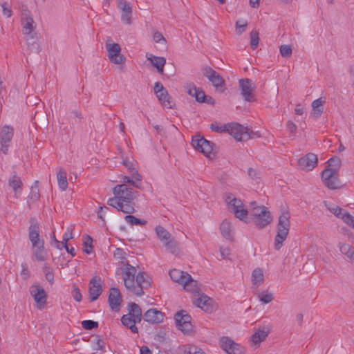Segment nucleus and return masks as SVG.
Segmentation results:
<instances>
[{
	"label": "nucleus",
	"mask_w": 354,
	"mask_h": 354,
	"mask_svg": "<svg viewBox=\"0 0 354 354\" xmlns=\"http://www.w3.org/2000/svg\"><path fill=\"white\" fill-rule=\"evenodd\" d=\"M187 93L192 96L195 97V94L197 92V87L194 84H189L185 86Z\"/></svg>",
	"instance_id": "nucleus-58"
},
{
	"label": "nucleus",
	"mask_w": 354,
	"mask_h": 354,
	"mask_svg": "<svg viewBox=\"0 0 354 354\" xmlns=\"http://www.w3.org/2000/svg\"><path fill=\"white\" fill-rule=\"evenodd\" d=\"M2 7V12L3 15L7 17H10L12 16V12L10 8V6L7 2H3L1 4Z\"/></svg>",
	"instance_id": "nucleus-55"
},
{
	"label": "nucleus",
	"mask_w": 354,
	"mask_h": 354,
	"mask_svg": "<svg viewBox=\"0 0 354 354\" xmlns=\"http://www.w3.org/2000/svg\"><path fill=\"white\" fill-rule=\"evenodd\" d=\"M169 276L171 279L175 281L178 283L179 284H183L185 279H187L186 277H188L189 274H188L186 272H183L178 269H172L169 271Z\"/></svg>",
	"instance_id": "nucleus-28"
},
{
	"label": "nucleus",
	"mask_w": 354,
	"mask_h": 354,
	"mask_svg": "<svg viewBox=\"0 0 354 354\" xmlns=\"http://www.w3.org/2000/svg\"><path fill=\"white\" fill-rule=\"evenodd\" d=\"M263 271L260 268L254 269L252 274V281L253 284L259 286L263 283Z\"/></svg>",
	"instance_id": "nucleus-38"
},
{
	"label": "nucleus",
	"mask_w": 354,
	"mask_h": 354,
	"mask_svg": "<svg viewBox=\"0 0 354 354\" xmlns=\"http://www.w3.org/2000/svg\"><path fill=\"white\" fill-rule=\"evenodd\" d=\"M122 163L124 166L129 170L133 178H135L136 181L142 180V176L139 174L138 171L136 169L135 164L133 162L126 159L123 160Z\"/></svg>",
	"instance_id": "nucleus-30"
},
{
	"label": "nucleus",
	"mask_w": 354,
	"mask_h": 354,
	"mask_svg": "<svg viewBox=\"0 0 354 354\" xmlns=\"http://www.w3.org/2000/svg\"><path fill=\"white\" fill-rule=\"evenodd\" d=\"M203 74L208 79L216 90L220 89L221 91H224L225 80L216 71L213 70L211 67L206 66L203 68Z\"/></svg>",
	"instance_id": "nucleus-10"
},
{
	"label": "nucleus",
	"mask_w": 354,
	"mask_h": 354,
	"mask_svg": "<svg viewBox=\"0 0 354 354\" xmlns=\"http://www.w3.org/2000/svg\"><path fill=\"white\" fill-rule=\"evenodd\" d=\"M30 226L28 228V237L32 245L37 243L43 242L44 240L40 239L39 225L35 218H30L29 220Z\"/></svg>",
	"instance_id": "nucleus-19"
},
{
	"label": "nucleus",
	"mask_w": 354,
	"mask_h": 354,
	"mask_svg": "<svg viewBox=\"0 0 354 354\" xmlns=\"http://www.w3.org/2000/svg\"><path fill=\"white\" fill-rule=\"evenodd\" d=\"M290 214L288 212H283L279 217L277 223V233L274 238V249L279 250L283 246V241L286 239L290 227Z\"/></svg>",
	"instance_id": "nucleus-3"
},
{
	"label": "nucleus",
	"mask_w": 354,
	"mask_h": 354,
	"mask_svg": "<svg viewBox=\"0 0 354 354\" xmlns=\"http://www.w3.org/2000/svg\"><path fill=\"white\" fill-rule=\"evenodd\" d=\"M287 127L291 133L294 134L296 133L297 126L292 122L288 121L287 123Z\"/></svg>",
	"instance_id": "nucleus-62"
},
{
	"label": "nucleus",
	"mask_w": 354,
	"mask_h": 354,
	"mask_svg": "<svg viewBox=\"0 0 354 354\" xmlns=\"http://www.w3.org/2000/svg\"><path fill=\"white\" fill-rule=\"evenodd\" d=\"M163 245L169 252L173 254H178L179 253L178 243L174 237H171L167 242L164 243Z\"/></svg>",
	"instance_id": "nucleus-37"
},
{
	"label": "nucleus",
	"mask_w": 354,
	"mask_h": 354,
	"mask_svg": "<svg viewBox=\"0 0 354 354\" xmlns=\"http://www.w3.org/2000/svg\"><path fill=\"white\" fill-rule=\"evenodd\" d=\"M82 326L86 330H92L98 327V322L93 320H84L82 322Z\"/></svg>",
	"instance_id": "nucleus-49"
},
{
	"label": "nucleus",
	"mask_w": 354,
	"mask_h": 354,
	"mask_svg": "<svg viewBox=\"0 0 354 354\" xmlns=\"http://www.w3.org/2000/svg\"><path fill=\"white\" fill-rule=\"evenodd\" d=\"M225 201L228 209L234 213L236 218L241 221L247 218L248 210L241 199L236 198L233 194L227 193L225 196Z\"/></svg>",
	"instance_id": "nucleus-4"
},
{
	"label": "nucleus",
	"mask_w": 354,
	"mask_h": 354,
	"mask_svg": "<svg viewBox=\"0 0 354 354\" xmlns=\"http://www.w3.org/2000/svg\"><path fill=\"white\" fill-rule=\"evenodd\" d=\"M325 101L322 98H318L312 102V115L313 117L317 118L321 116L323 113V104Z\"/></svg>",
	"instance_id": "nucleus-32"
},
{
	"label": "nucleus",
	"mask_w": 354,
	"mask_h": 354,
	"mask_svg": "<svg viewBox=\"0 0 354 354\" xmlns=\"http://www.w3.org/2000/svg\"><path fill=\"white\" fill-rule=\"evenodd\" d=\"M146 57L149 61H150L151 64L156 68L157 71L160 74L163 73L164 66L166 64V59L165 57H157L149 53H146Z\"/></svg>",
	"instance_id": "nucleus-25"
},
{
	"label": "nucleus",
	"mask_w": 354,
	"mask_h": 354,
	"mask_svg": "<svg viewBox=\"0 0 354 354\" xmlns=\"http://www.w3.org/2000/svg\"><path fill=\"white\" fill-rule=\"evenodd\" d=\"M252 81L250 79H241L239 80V86L241 90V94L245 101L251 102L253 99L252 87Z\"/></svg>",
	"instance_id": "nucleus-24"
},
{
	"label": "nucleus",
	"mask_w": 354,
	"mask_h": 354,
	"mask_svg": "<svg viewBox=\"0 0 354 354\" xmlns=\"http://www.w3.org/2000/svg\"><path fill=\"white\" fill-rule=\"evenodd\" d=\"M129 313L128 315H131L137 321L142 320V310L140 307L136 304V303H131L129 305Z\"/></svg>",
	"instance_id": "nucleus-36"
},
{
	"label": "nucleus",
	"mask_w": 354,
	"mask_h": 354,
	"mask_svg": "<svg viewBox=\"0 0 354 354\" xmlns=\"http://www.w3.org/2000/svg\"><path fill=\"white\" fill-rule=\"evenodd\" d=\"M122 179V184L127 185V183H129V185L133 186L136 188H140L141 183H138V181H136L135 178H133L132 176H131V177L124 176Z\"/></svg>",
	"instance_id": "nucleus-47"
},
{
	"label": "nucleus",
	"mask_w": 354,
	"mask_h": 354,
	"mask_svg": "<svg viewBox=\"0 0 354 354\" xmlns=\"http://www.w3.org/2000/svg\"><path fill=\"white\" fill-rule=\"evenodd\" d=\"M341 167V160L339 157L334 156L330 158L327 162V166L324 169H329L333 172L339 174Z\"/></svg>",
	"instance_id": "nucleus-35"
},
{
	"label": "nucleus",
	"mask_w": 354,
	"mask_h": 354,
	"mask_svg": "<svg viewBox=\"0 0 354 354\" xmlns=\"http://www.w3.org/2000/svg\"><path fill=\"white\" fill-rule=\"evenodd\" d=\"M250 46L251 48L254 50L257 48L259 41V32L256 30L251 31L250 34Z\"/></svg>",
	"instance_id": "nucleus-45"
},
{
	"label": "nucleus",
	"mask_w": 354,
	"mask_h": 354,
	"mask_svg": "<svg viewBox=\"0 0 354 354\" xmlns=\"http://www.w3.org/2000/svg\"><path fill=\"white\" fill-rule=\"evenodd\" d=\"M330 212L333 213L335 216L342 218V216L346 211L337 205H333L331 207H328Z\"/></svg>",
	"instance_id": "nucleus-54"
},
{
	"label": "nucleus",
	"mask_w": 354,
	"mask_h": 354,
	"mask_svg": "<svg viewBox=\"0 0 354 354\" xmlns=\"http://www.w3.org/2000/svg\"><path fill=\"white\" fill-rule=\"evenodd\" d=\"M227 124H225L223 125H220L217 122L212 123L210 125V129L215 132L217 133H223L226 131Z\"/></svg>",
	"instance_id": "nucleus-51"
},
{
	"label": "nucleus",
	"mask_w": 354,
	"mask_h": 354,
	"mask_svg": "<svg viewBox=\"0 0 354 354\" xmlns=\"http://www.w3.org/2000/svg\"><path fill=\"white\" fill-rule=\"evenodd\" d=\"M122 324L126 327L129 328L133 333H138V329L136 326V323H140V321H137L133 317L130 315L126 314L121 317Z\"/></svg>",
	"instance_id": "nucleus-27"
},
{
	"label": "nucleus",
	"mask_w": 354,
	"mask_h": 354,
	"mask_svg": "<svg viewBox=\"0 0 354 354\" xmlns=\"http://www.w3.org/2000/svg\"><path fill=\"white\" fill-rule=\"evenodd\" d=\"M109 207L104 206V207H100L99 210L97 212L98 216L102 219L104 220V215L106 210H108Z\"/></svg>",
	"instance_id": "nucleus-64"
},
{
	"label": "nucleus",
	"mask_w": 354,
	"mask_h": 354,
	"mask_svg": "<svg viewBox=\"0 0 354 354\" xmlns=\"http://www.w3.org/2000/svg\"><path fill=\"white\" fill-rule=\"evenodd\" d=\"M90 301L93 302L98 299L102 292V280L98 276L93 277L89 283Z\"/></svg>",
	"instance_id": "nucleus-17"
},
{
	"label": "nucleus",
	"mask_w": 354,
	"mask_h": 354,
	"mask_svg": "<svg viewBox=\"0 0 354 354\" xmlns=\"http://www.w3.org/2000/svg\"><path fill=\"white\" fill-rule=\"evenodd\" d=\"M248 22L246 20L243 19H238L235 24L236 34L239 35H241L246 30Z\"/></svg>",
	"instance_id": "nucleus-44"
},
{
	"label": "nucleus",
	"mask_w": 354,
	"mask_h": 354,
	"mask_svg": "<svg viewBox=\"0 0 354 354\" xmlns=\"http://www.w3.org/2000/svg\"><path fill=\"white\" fill-rule=\"evenodd\" d=\"M111 309L113 311H118L122 301V295L118 288H111L108 299Z\"/></svg>",
	"instance_id": "nucleus-21"
},
{
	"label": "nucleus",
	"mask_w": 354,
	"mask_h": 354,
	"mask_svg": "<svg viewBox=\"0 0 354 354\" xmlns=\"http://www.w3.org/2000/svg\"><path fill=\"white\" fill-rule=\"evenodd\" d=\"M174 319L176 326L182 331L188 332L192 330V317L185 310L177 312L174 315Z\"/></svg>",
	"instance_id": "nucleus-16"
},
{
	"label": "nucleus",
	"mask_w": 354,
	"mask_h": 354,
	"mask_svg": "<svg viewBox=\"0 0 354 354\" xmlns=\"http://www.w3.org/2000/svg\"><path fill=\"white\" fill-rule=\"evenodd\" d=\"M21 22L23 28V33L24 35H29V37L26 39L29 50L32 52L39 53L40 50V46L38 43L33 40V36L31 35L35 28L33 26V19L29 15L24 14L21 17Z\"/></svg>",
	"instance_id": "nucleus-5"
},
{
	"label": "nucleus",
	"mask_w": 354,
	"mask_h": 354,
	"mask_svg": "<svg viewBox=\"0 0 354 354\" xmlns=\"http://www.w3.org/2000/svg\"><path fill=\"white\" fill-rule=\"evenodd\" d=\"M340 252L351 260L354 256V248L346 243H340L339 245Z\"/></svg>",
	"instance_id": "nucleus-40"
},
{
	"label": "nucleus",
	"mask_w": 354,
	"mask_h": 354,
	"mask_svg": "<svg viewBox=\"0 0 354 354\" xmlns=\"http://www.w3.org/2000/svg\"><path fill=\"white\" fill-rule=\"evenodd\" d=\"M322 179L326 187L335 189L341 187L339 174L329 169H324L322 172Z\"/></svg>",
	"instance_id": "nucleus-12"
},
{
	"label": "nucleus",
	"mask_w": 354,
	"mask_h": 354,
	"mask_svg": "<svg viewBox=\"0 0 354 354\" xmlns=\"http://www.w3.org/2000/svg\"><path fill=\"white\" fill-rule=\"evenodd\" d=\"M13 135V128L7 125L4 126L0 131L1 151L4 154L8 153Z\"/></svg>",
	"instance_id": "nucleus-15"
},
{
	"label": "nucleus",
	"mask_w": 354,
	"mask_h": 354,
	"mask_svg": "<svg viewBox=\"0 0 354 354\" xmlns=\"http://www.w3.org/2000/svg\"><path fill=\"white\" fill-rule=\"evenodd\" d=\"M205 92L200 88H197V92L195 94V99L198 102H202L205 100Z\"/></svg>",
	"instance_id": "nucleus-59"
},
{
	"label": "nucleus",
	"mask_w": 354,
	"mask_h": 354,
	"mask_svg": "<svg viewBox=\"0 0 354 354\" xmlns=\"http://www.w3.org/2000/svg\"><path fill=\"white\" fill-rule=\"evenodd\" d=\"M153 39L156 43H161L166 44L167 41L165 38L163 37L162 34L158 31H156L153 34Z\"/></svg>",
	"instance_id": "nucleus-56"
},
{
	"label": "nucleus",
	"mask_w": 354,
	"mask_h": 354,
	"mask_svg": "<svg viewBox=\"0 0 354 354\" xmlns=\"http://www.w3.org/2000/svg\"><path fill=\"white\" fill-rule=\"evenodd\" d=\"M220 230L221 232L222 236L227 239V240H232V227L230 223L227 221L224 220L221 225H220Z\"/></svg>",
	"instance_id": "nucleus-34"
},
{
	"label": "nucleus",
	"mask_w": 354,
	"mask_h": 354,
	"mask_svg": "<svg viewBox=\"0 0 354 354\" xmlns=\"http://www.w3.org/2000/svg\"><path fill=\"white\" fill-rule=\"evenodd\" d=\"M154 92L159 102L164 107L167 109H171L173 107L174 102L171 100V97L169 95L167 89L160 82H157L155 83Z\"/></svg>",
	"instance_id": "nucleus-11"
},
{
	"label": "nucleus",
	"mask_w": 354,
	"mask_h": 354,
	"mask_svg": "<svg viewBox=\"0 0 354 354\" xmlns=\"http://www.w3.org/2000/svg\"><path fill=\"white\" fill-rule=\"evenodd\" d=\"M250 215L255 225L259 228H263L272 220L270 212L265 206H254L250 209Z\"/></svg>",
	"instance_id": "nucleus-6"
},
{
	"label": "nucleus",
	"mask_w": 354,
	"mask_h": 354,
	"mask_svg": "<svg viewBox=\"0 0 354 354\" xmlns=\"http://www.w3.org/2000/svg\"><path fill=\"white\" fill-rule=\"evenodd\" d=\"M192 145L197 151L209 156L212 150L214 144L199 136H194L192 140Z\"/></svg>",
	"instance_id": "nucleus-14"
},
{
	"label": "nucleus",
	"mask_w": 354,
	"mask_h": 354,
	"mask_svg": "<svg viewBox=\"0 0 354 354\" xmlns=\"http://www.w3.org/2000/svg\"><path fill=\"white\" fill-rule=\"evenodd\" d=\"M31 199L37 200L39 198V191L37 187H31Z\"/></svg>",
	"instance_id": "nucleus-61"
},
{
	"label": "nucleus",
	"mask_w": 354,
	"mask_h": 354,
	"mask_svg": "<svg viewBox=\"0 0 354 354\" xmlns=\"http://www.w3.org/2000/svg\"><path fill=\"white\" fill-rule=\"evenodd\" d=\"M185 282L182 284L184 286V288L189 291L192 293H198L200 291V288L198 286V283L197 281H195L192 279V276L189 274L188 277H186Z\"/></svg>",
	"instance_id": "nucleus-29"
},
{
	"label": "nucleus",
	"mask_w": 354,
	"mask_h": 354,
	"mask_svg": "<svg viewBox=\"0 0 354 354\" xmlns=\"http://www.w3.org/2000/svg\"><path fill=\"white\" fill-rule=\"evenodd\" d=\"M114 197L108 200L107 204L125 214L135 212L134 200L139 196L138 191L125 184L115 185L113 189Z\"/></svg>",
	"instance_id": "nucleus-1"
},
{
	"label": "nucleus",
	"mask_w": 354,
	"mask_h": 354,
	"mask_svg": "<svg viewBox=\"0 0 354 354\" xmlns=\"http://www.w3.org/2000/svg\"><path fill=\"white\" fill-rule=\"evenodd\" d=\"M220 347L227 354H243L244 349L232 339L222 337L219 340Z\"/></svg>",
	"instance_id": "nucleus-13"
},
{
	"label": "nucleus",
	"mask_w": 354,
	"mask_h": 354,
	"mask_svg": "<svg viewBox=\"0 0 354 354\" xmlns=\"http://www.w3.org/2000/svg\"><path fill=\"white\" fill-rule=\"evenodd\" d=\"M8 185L17 196L18 194H21L23 189V183L19 176L17 174L12 175L8 180Z\"/></svg>",
	"instance_id": "nucleus-26"
},
{
	"label": "nucleus",
	"mask_w": 354,
	"mask_h": 354,
	"mask_svg": "<svg viewBox=\"0 0 354 354\" xmlns=\"http://www.w3.org/2000/svg\"><path fill=\"white\" fill-rule=\"evenodd\" d=\"M32 259L37 261H46L48 254L44 248V241L32 245Z\"/></svg>",
	"instance_id": "nucleus-23"
},
{
	"label": "nucleus",
	"mask_w": 354,
	"mask_h": 354,
	"mask_svg": "<svg viewBox=\"0 0 354 354\" xmlns=\"http://www.w3.org/2000/svg\"><path fill=\"white\" fill-rule=\"evenodd\" d=\"M30 294L36 303V307L42 310L47 303V294L44 288L39 283H35L30 286Z\"/></svg>",
	"instance_id": "nucleus-8"
},
{
	"label": "nucleus",
	"mask_w": 354,
	"mask_h": 354,
	"mask_svg": "<svg viewBox=\"0 0 354 354\" xmlns=\"http://www.w3.org/2000/svg\"><path fill=\"white\" fill-rule=\"evenodd\" d=\"M92 347L94 351L103 350L104 348L105 343L103 339L96 337V338L91 341Z\"/></svg>",
	"instance_id": "nucleus-48"
},
{
	"label": "nucleus",
	"mask_w": 354,
	"mask_h": 354,
	"mask_svg": "<svg viewBox=\"0 0 354 354\" xmlns=\"http://www.w3.org/2000/svg\"><path fill=\"white\" fill-rule=\"evenodd\" d=\"M155 232L158 239L162 244L173 237L171 234L161 225L156 226Z\"/></svg>",
	"instance_id": "nucleus-31"
},
{
	"label": "nucleus",
	"mask_w": 354,
	"mask_h": 354,
	"mask_svg": "<svg viewBox=\"0 0 354 354\" xmlns=\"http://www.w3.org/2000/svg\"><path fill=\"white\" fill-rule=\"evenodd\" d=\"M258 299L263 304H267L274 300V295L268 290H263L258 294Z\"/></svg>",
	"instance_id": "nucleus-39"
},
{
	"label": "nucleus",
	"mask_w": 354,
	"mask_h": 354,
	"mask_svg": "<svg viewBox=\"0 0 354 354\" xmlns=\"http://www.w3.org/2000/svg\"><path fill=\"white\" fill-rule=\"evenodd\" d=\"M298 164L301 169L311 171L317 165V157L313 153H307L298 160Z\"/></svg>",
	"instance_id": "nucleus-20"
},
{
	"label": "nucleus",
	"mask_w": 354,
	"mask_h": 354,
	"mask_svg": "<svg viewBox=\"0 0 354 354\" xmlns=\"http://www.w3.org/2000/svg\"><path fill=\"white\" fill-rule=\"evenodd\" d=\"M124 219L127 223H129L131 225H143L147 223V221L145 220H142L140 218H136V216L131 215V214L126 215L124 217Z\"/></svg>",
	"instance_id": "nucleus-42"
},
{
	"label": "nucleus",
	"mask_w": 354,
	"mask_h": 354,
	"mask_svg": "<svg viewBox=\"0 0 354 354\" xmlns=\"http://www.w3.org/2000/svg\"><path fill=\"white\" fill-rule=\"evenodd\" d=\"M118 7L121 10V20L127 25L131 24L132 8L126 0H118Z\"/></svg>",
	"instance_id": "nucleus-18"
},
{
	"label": "nucleus",
	"mask_w": 354,
	"mask_h": 354,
	"mask_svg": "<svg viewBox=\"0 0 354 354\" xmlns=\"http://www.w3.org/2000/svg\"><path fill=\"white\" fill-rule=\"evenodd\" d=\"M59 189L65 191L68 187L67 173L64 169H60L57 175Z\"/></svg>",
	"instance_id": "nucleus-33"
},
{
	"label": "nucleus",
	"mask_w": 354,
	"mask_h": 354,
	"mask_svg": "<svg viewBox=\"0 0 354 354\" xmlns=\"http://www.w3.org/2000/svg\"><path fill=\"white\" fill-rule=\"evenodd\" d=\"M185 354H206L205 351L200 347L194 345L189 344L185 346L184 349Z\"/></svg>",
	"instance_id": "nucleus-43"
},
{
	"label": "nucleus",
	"mask_w": 354,
	"mask_h": 354,
	"mask_svg": "<svg viewBox=\"0 0 354 354\" xmlns=\"http://www.w3.org/2000/svg\"><path fill=\"white\" fill-rule=\"evenodd\" d=\"M220 252L223 259H229L230 251L228 248L221 247Z\"/></svg>",
	"instance_id": "nucleus-60"
},
{
	"label": "nucleus",
	"mask_w": 354,
	"mask_h": 354,
	"mask_svg": "<svg viewBox=\"0 0 354 354\" xmlns=\"http://www.w3.org/2000/svg\"><path fill=\"white\" fill-rule=\"evenodd\" d=\"M342 219L344 223L351 226L354 229V217L348 212H344L342 216Z\"/></svg>",
	"instance_id": "nucleus-50"
},
{
	"label": "nucleus",
	"mask_w": 354,
	"mask_h": 354,
	"mask_svg": "<svg viewBox=\"0 0 354 354\" xmlns=\"http://www.w3.org/2000/svg\"><path fill=\"white\" fill-rule=\"evenodd\" d=\"M136 269L127 264L122 272V278L127 290L136 296L141 297L145 294L144 290L151 286V278L144 272H138Z\"/></svg>",
	"instance_id": "nucleus-2"
},
{
	"label": "nucleus",
	"mask_w": 354,
	"mask_h": 354,
	"mask_svg": "<svg viewBox=\"0 0 354 354\" xmlns=\"http://www.w3.org/2000/svg\"><path fill=\"white\" fill-rule=\"evenodd\" d=\"M143 319L151 324H160L163 322L164 313L156 308H150L145 313Z\"/></svg>",
	"instance_id": "nucleus-22"
},
{
	"label": "nucleus",
	"mask_w": 354,
	"mask_h": 354,
	"mask_svg": "<svg viewBox=\"0 0 354 354\" xmlns=\"http://www.w3.org/2000/svg\"><path fill=\"white\" fill-rule=\"evenodd\" d=\"M208 299H207V297H201L198 299L197 305L199 308H202L203 310L205 311L209 310V306H208Z\"/></svg>",
	"instance_id": "nucleus-53"
},
{
	"label": "nucleus",
	"mask_w": 354,
	"mask_h": 354,
	"mask_svg": "<svg viewBox=\"0 0 354 354\" xmlns=\"http://www.w3.org/2000/svg\"><path fill=\"white\" fill-rule=\"evenodd\" d=\"M225 132L229 133L237 141L248 140L252 137L248 128L235 122L228 123Z\"/></svg>",
	"instance_id": "nucleus-9"
},
{
	"label": "nucleus",
	"mask_w": 354,
	"mask_h": 354,
	"mask_svg": "<svg viewBox=\"0 0 354 354\" xmlns=\"http://www.w3.org/2000/svg\"><path fill=\"white\" fill-rule=\"evenodd\" d=\"M72 233H69V230H68L67 232L64 233L63 235V241H62V246L64 245V243H67L68 241L71 239H72Z\"/></svg>",
	"instance_id": "nucleus-63"
},
{
	"label": "nucleus",
	"mask_w": 354,
	"mask_h": 354,
	"mask_svg": "<svg viewBox=\"0 0 354 354\" xmlns=\"http://www.w3.org/2000/svg\"><path fill=\"white\" fill-rule=\"evenodd\" d=\"M268 336V333L263 330H259L251 336V341L254 344H258L263 341Z\"/></svg>",
	"instance_id": "nucleus-41"
},
{
	"label": "nucleus",
	"mask_w": 354,
	"mask_h": 354,
	"mask_svg": "<svg viewBox=\"0 0 354 354\" xmlns=\"http://www.w3.org/2000/svg\"><path fill=\"white\" fill-rule=\"evenodd\" d=\"M93 239L92 238L86 235L85 237V239L84 241V252L86 253L87 254H90L93 253V245H92Z\"/></svg>",
	"instance_id": "nucleus-46"
},
{
	"label": "nucleus",
	"mask_w": 354,
	"mask_h": 354,
	"mask_svg": "<svg viewBox=\"0 0 354 354\" xmlns=\"http://www.w3.org/2000/svg\"><path fill=\"white\" fill-rule=\"evenodd\" d=\"M105 47L108 52V57L111 63L115 64H123L126 57L121 54V47L117 43H113L111 37H108Z\"/></svg>",
	"instance_id": "nucleus-7"
},
{
	"label": "nucleus",
	"mask_w": 354,
	"mask_h": 354,
	"mask_svg": "<svg viewBox=\"0 0 354 354\" xmlns=\"http://www.w3.org/2000/svg\"><path fill=\"white\" fill-rule=\"evenodd\" d=\"M280 53L283 57H290L292 55V48L288 45H281L280 46Z\"/></svg>",
	"instance_id": "nucleus-52"
},
{
	"label": "nucleus",
	"mask_w": 354,
	"mask_h": 354,
	"mask_svg": "<svg viewBox=\"0 0 354 354\" xmlns=\"http://www.w3.org/2000/svg\"><path fill=\"white\" fill-rule=\"evenodd\" d=\"M72 296L76 301L80 302L82 301V296L80 290L75 286L73 287Z\"/></svg>",
	"instance_id": "nucleus-57"
}]
</instances>
